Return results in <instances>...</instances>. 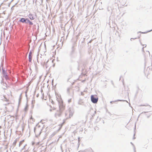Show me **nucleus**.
Segmentation results:
<instances>
[{
  "instance_id": "nucleus-1",
  "label": "nucleus",
  "mask_w": 152,
  "mask_h": 152,
  "mask_svg": "<svg viewBox=\"0 0 152 152\" xmlns=\"http://www.w3.org/2000/svg\"><path fill=\"white\" fill-rule=\"evenodd\" d=\"M64 106L62 104H61L59 105V109L57 110L54 114V116L56 118L61 117L64 110Z\"/></svg>"
},
{
  "instance_id": "nucleus-2",
  "label": "nucleus",
  "mask_w": 152,
  "mask_h": 152,
  "mask_svg": "<svg viewBox=\"0 0 152 152\" xmlns=\"http://www.w3.org/2000/svg\"><path fill=\"white\" fill-rule=\"evenodd\" d=\"M2 75H3V77L5 78L6 80H7L10 79V77L8 75L7 70L4 69L3 67L2 68Z\"/></svg>"
},
{
  "instance_id": "nucleus-3",
  "label": "nucleus",
  "mask_w": 152,
  "mask_h": 152,
  "mask_svg": "<svg viewBox=\"0 0 152 152\" xmlns=\"http://www.w3.org/2000/svg\"><path fill=\"white\" fill-rule=\"evenodd\" d=\"M91 98L92 102L94 104L97 103L98 100L97 96L95 95H91Z\"/></svg>"
},
{
  "instance_id": "nucleus-4",
  "label": "nucleus",
  "mask_w": 152,
  "mask_h": 152,
  "mask_svg": "<svg viewBox=\"0 0 152 152\" xmlns=\"http://www.w3.org/2000/svg\"><path fill=\"white\" fill-rule=\"evenodd\" d=\"M28 18H22L19 20V22L22 23L28 24Z\"/></svg>"
},
{
  "instance_id": "nucleus-5",
  "label": "nucleus",
  "mask_w": 152,
  "mask_h": 152,
  "mask_svg": "<svg viewBox=\"0 0 152 152\" xmlns=\"http://www.w3.org/2000/svg\"><path fill=\"white\" fill-rule=\"evenodd\" d=\"M28 17L31 20H33L34 19V18L33 16V15L31 14H29L28 15Z\"/></svg>"
},
{
  "instance_id": "nucleus-6",
  "label": "nucleus",
  "mask_w": 152,
  "mask_h": 152,
  "mask_svg": "<svg viewBox=\"0 0 152 152\" xmlns=\"http://www.w3.org/2000/svg\"><path fill=\"white\" fill-rule=\"evenodd\" d=\"M117 101H126V102H127L126 100H120V99H118V100H115V101L114 102H113V101H111L110 102V103H113V102H117Z\"/></svg>"
},
{
  "instance_id": "nucleus-7",
  "label": "nucleus",
  "mask_w": 152,
  "mask_h": 152,
  "mask_svg": "<svg viewBox=\"0 0 152 152\" xmlns=\"http://www.w3.org/2000/svg\"><path fill=\"white\" fill-rule=\"evenodd\" d=\"M28 23L31 26L33 24V23L31 21H30L29 19L28 21Z\"/></svg>"
},
{
  "instance_id": "nucleus-8",
  "label": "nucleus",
  "mask_w": 152,
  "mask_h": 152,
  "mask_svg": "<svg viewBox=\"0 0 152 152\" xmlns=\"http://www.w3.org/2000/svg\"><path fill=\"white\" fill-rule=\"evenodd\" d=\"M40 127V126L39 125H36V127H35L34 128V132H35V131H36V129H37V128H38V129H39V127Z\"/></svg>"
},
{
  "instance_id": "nucleus-9",
  "label": "nucleus",
  "mask_w": 152,
  "mask_h": 152,
  "mask_svg": "<svg viewBox=\"0 0 152 152\" xmlns=\"http://www.w3.org/2000/svg\"><path fill=\"white\" fill-rule=\"evenodd\" d=\"M64 123H65V122H64V121L62 124H60L59 125V126L60 127L59 130L62 127L63 125L64 124Z\"/></svg>"
},
{
  "instance_id": "nucleus-10",
  "label": "nucleus",
  "mask_w": 152,
  "mask_h": 152,
  "mask_svg": "<svg viewBox=\"0 0 152 152\" xmlns=\"http://www.w3.org/2000/svg\"><path fill=\"white\" fill-rule=\"evenodd\" d=\"M152 31V29H151V30H150V31H147L146 32H142L141 31H139V32H137V33H142V34H145V33H147L148 32H150V31Z\"/></svg>"
},
{
  "instance_id": "nucleus-11",
  "label": "nucleus",
  "mask_w": 152,
  "mask_h": 152,
  "mask_svg": "<svg viewBox=\"0 0 152 152\" xmlns=\"http://www.w3.org/2000/svg\"><path fill=\"white\" fill-rule=\"evenodd\" d=\"M32 60V56H28V60L30 62H31V61Z\"/></svg>"
},
{
  "instance_id": "nucleus-12",
  "label": "nucleus",
  "mask_w": 152,
  "mask_h": 152,
  "mask_svg": "<svg viewBox=\"0 0 152 152\" xmlns=\"http://www.w3.org/2000/svg\"><path fill=\"white\" fill-rule=\"evenodd\" d=\"M17 142V139H16V140L14 141V142L13 143V145L14 146H15L16 145V143Z\"/></svg>"
},
{
  "instance_id": "nucleus-13",
  "label": "nucleus",
  "mask_w": 152,
  "mask_h": 152,
  "mask_svg": "<svg viewBox=\"0 0 152 152\" xmlns=\"http://www.w3.org/2000/svg\"><path fill=\"white\" fill-rule=\"evenodd\" d=\"M1 83H2L3 84H5L6 85H7V83H6L4 82V79L2 78V80L1 81Z\"/></svg>"
},
{
  "instance_id": "nucleus-14",
  "label": "nucleus",
  "mask_w": 152,
  "mask_h": 152,
  "mask_svg": "<svg viewBox=\"0 0 152 152\" xmlns=\"http://www.w3.org/2000/svg\"><path fill=\"white\" fill-rule=\"evenodd\" d=\"M3 89H6L7 88V85H6L5 84H3Z\"/></svg>"
},
{
  "instance_id": "nucleus-15",
  "label": "nucleus",
  "mask_w": 152,
  "mask_h": 152,
  "mask_svg": "<svg viewBox=\"0 0 152 152\" xmlns=\"http://www.w3.org/2000/svg\"><path fill=\"white\" fill-rule=\"evenodd\" d=\"M24 141V140H23L20 142L19 145V147L21 145V144L23 143V142Z\"/></svg>"
},
{
  "instance_id": "nucleus-16",
  "label": "nucleus",
  "mask_w": 152,
  "mask_h": 152,
  "mask_svg": "<svg viewBox=\"0 0 152 152\" xmlns=\"http://www.w3.org/2000/svg\"><path fill=\"white\" fill-rule=\"evenodd\" d=\"M21 95H22V94H21L19 98V104H20V100H21Z\"/></svg>"
},
{
  "instance_id": "nucleus-17",
  "label": "nucleus",
  "mask_w": 152,
  "mask_h": 152,
  "mask_svg": "<svg viewBox=\"0 0 152 152\" xmlns=\"http://www.w3.org/2000/svg\"><path fill=\"white\" fill-rule=\"evenodd\" d=\"M131 143L132 145L134 147V152H136V150H135V147H134V145L133 144V143L132 142H131Z\"/></svg>"
},
{
  "instance_id": "nucleus-18",
  "label": "nucleus",
  "mask_w": 152,
  "mask_h": 152,
  "mask_svg": "<svg viewBox=\"0 0 152 152\" xmlns=\"http://www.w3.org/2000/svg\"><path fill=\"white\" fill-rule=\"evenodd\" d=\"M35 100H32L31 103L32 104V107H34V105L33 104L35 103Z\"/></svg>"
},
{
  "instance_id": "nucleus-19",
  "label": "nucleus",
  "mask_w": 152,
  "mask_h": 152,
  "mask_svg": "<svg viewBox=\"0 0 152 152\" xmlns=\"http://www.w3.org/2000/svg\"><path fill=\"white\" fill-rule=\"evenodd\" d=\"M27 146V144H26L23 147V148L21 149V151L23 150H26L25 147Z\"/></svg>"
},
{
  "instance_id": "nucleus-20",
  "label": "nucleus",
  "mask_w": 152,
  "mask_h": 152,
  "mask_svg": "<svg viewBox=\"0 0 152 152\" xmlns=\"http://www.w3.org/2000/svg\"><path fill=\"white\" fill-rule=\"evenodd\" d=\"M28 106L27 105H26L25 108H24V110L25 111H26L28 110Z\"/></svg>"
},
{
  "instance_id": "nucleus-21",
  "label": "nucleus",
  "mask_w": 152,
  "mask_h": 152,
  "mask_svg": "<svg viewBox=\"0 0 152 152\" xmlns=\"http://www.w3.org/2000/svg\"><path fill=\"white\" fill-rule=\"evenodd\" d=\"M149 106V107H151V106H150V105H148V104H145V105H140V106Z\"/></svg>"
},
{
  "instance_id": "nucleus-22",
  "label": "nucleus",
  "mask_w": 152,
  "mask_h": 152,
  "mask_svg": "<svg viewBox=\"0 0 152 152\" xmlns=\"http://www.w3.org/2000/svg\"><path fill=\"white\" fill-rule=\"evenodd\" d=\"M70 88H68L67 89V92L69 94V90H70Z\"/></svg>"
},
{
  "instance_id": "nucleus-23",
  "label": "nucleus",
  "mask_w": 152,
  "mask_h": 152,
  "mask_svg": "<svg viewBox=\"0 0 152 152\" xmlns=\"http://www.w3.org/2000/svg\"><path fill=\"white\" fill-rule=\"evenodd\" d=\"M32 54V53L31 51H30L29 53L28 56H31Z\"/></svg>"
},
{
  "instance_id": "nucleus-24",
  "label": "nucleus",
  "mask_w": 152,
  "mask_h": 152,
  "mask_svg": "<svg viewBox=\"0 0 152 152\" xmlns=\"http://www.w3.org/2000/svg\"><path fill=\"white\" fill-rule=\"evenodd\" d=\"M71 102V99H69L68 100V102L69 103L70 102Z\"/></svg>"
},
{
  "instance_id": "nucleus-25",
  "label": "nucleus",
  "mask_w": 152,
  "mask_h": 152,
  "mask_svg": "<svg viewBox=\"0 0 152 152\" xmlns=\"http://www.w3.org/2000/svg\"><path fill=\"white\" fill-rule=\"evenodd\" d=\"M142 46H144V47H146V45H142Z\"/></svg>"
},
{
  "instance_id": "nucleus-26",
  "label": "nucleus",
  "mask_w": 152,
  "mask_h": 152,
  "mask_svg": "<svg viewBox=\"0 0 152 152\" xmlns=\"http://www.w3.org/2000/svg\"><path fill=\"white\" fill-rule=\"evenodd\" d=\"M74 51V50L73 49V46L72 47V53H73V52Z\"/></svg>"
},
{
  "instance_id": "nucleus-27",
  "label": "nucleus",
  "mask_w": 152,
  "mask_h": 152,
  "mask_svg": "<svg viewBox=\"0 0 152 152\" xmlns=\"http://www.w3.org/2000/svg\"><path fill=\"white\" fill-rule=\"evenodd\" d=\"M78 142H80V137H78Z\"/></svg>"
},
{
  "instance_id": "nucleus-28",
  "label": "nucleus",
  "mask_w": 152,
  "mask_h": 152,
  "mask_svg": "<svg viewBox=\"0 0 152 152\" xmlns=\"http://www.w3.org/2000/svg\"><path fill=\"white\" fill-rule=\"evenodd\" d=\"M48 61H47V62L46 63H45V66H46V68H47V64H46V63L48 62Z\"/></svg>"
},
{
  "instance_id": "nucleus-29",
  "label": "nucleus",
  "mask_w": 152,
  "mask_h": 152,
  "mask_svg": "<svg viewBox=\"0 0 152 152\" xmlns=\"http://www.w3.org/2000/svg\"><path fill=\"white\" fill-rule=\"evenodd\" d=\"M137 39V38H131L130 40H132V39Z\"/></svg>"
},
{
  "instance_id": "nucleus-30",
  "label": "nucleus",
  "mask_w": 152,
  "mask_h": 152,
  "mask_svg": "<svg viewBox=\"0 0 152 152\" xmlns=\"http://www.w3.org/2000/svg\"><path fill=\"white\" fill-rule=\"evenodd\" d=\"M144 47H143L142 48V51L143 52H144Z\"/></svg>"
},
{
  "instance_id": "nucleus-31",
  "label": "nucleus",
  "mask_w": 152,
  "mask_h": 152,
  "mask_svg": "<svg viewBox=\"0 0 152 152\" xmlns=\"http://www.w3.org/2000/svg\"><path fill=\"white\" fill-rule=\"evenodd\" d=\"M40 130H41V131H40V132L39 133V135L40 134H41V133L42 132H41L42 129H41Z\"/></svg>"
},
{
  "instance_id": "nucleus-32",
  "label": "nucleus",
  "mask_w": 152,
  "mask_h": 152,
  "mask_svg": "<svg viewBox=\"0 0 152 152\" xmlns=\"http://www.w3.org/2000/svg\"><path fill=\"white\" fill-rule=\"evenodd\" d=\"M136 130V124H135V127L134 128V130Z\"/></svg>"
},
{
  "instance_id": "nucleus-33",
  "label": "nucleus",
  "mask_w": 152,
  "mask_h": 152,
  "mask_svg": "<svg viewBox=\"0 0 152 152\" xmlns=\"http://www.w3.org/2000/svg\"><path fill=\"white\" fill-rule=\"evenodd\" d=\"M39 94H37V96H37V97H39Z\"/></svg>"
},
{
  "instance_id": "nucleus-34",
  "label": "nucleus",
  "mask_w": 152,
  "mask_h": 152,
  "mask_svg": "<svg viewBox=\"0 0 152 152\" xmlns=\"http://www.w3.org/2000/svg\"><path fill=\"white\" fill-rule=\"evenodd\" d=\"M92 40H90V41L88 43H91V42H92Z\"/></svg>"
},
{
  "instance_id": "nucleus-35",
  "label": "nucleus",
  "mask_w": 152,
  "mask_h": 152,
  "mask_svg": "<svg viewBox=\"0 0 152 152\" xmlns=\"http://www.w3.org/2000/svg\"><path fill=\"white\" fill-rule=\"evenodd\" d=\"M135 136V134H134V137H133V139H134L135 138L134 137V136Z\"/></svg>"
},
{
  "instance_id": "nucleus-36",
  "label": "nucleus",
  "mask_w": 152,
  "mask_h": 152,
  "mask_svg": "<svg viewBox=\"0 0 152 152\" xmlns=\"http://www.w3.org/2000/svg\"><path fill=\"white\" fill-rule=\"evenodd\" d=\"M70 70H72V67H71V66H70Z\"/></svg>"
},
{
  "instance_id": "nucleus-37",
  "label": "nucleus",
  "mask_w": 152,
  "mask_h": 152,
  "mask_svg": "<svg viewBox=\"0 0 152 152\" xmlns=\"http://www.w3.org/2000/svg\"><path fill=\"white\" fill-rule=\"evenodd\" d=\"M147 52H148V53L149 54V55H150V53L148 51H147Z\"/></svg>"
},
{
  "instance_id": "nucleus-38",
  "label": "nucleus",
  "mask_w": 152,
  "mask_h": 152,
  "mask_svg": "<svg viewBox=\"0 0 152 152\" xmlns=\"http://www.w3.org/2000/svg\"><path fill=\"white\" fill-rule=\"evenodd\" d=\"M65 116L66 115V113H65Z\"/></svg>"
},
{
  "instance_id": "nucleus-39",
  "label": "nucleus",
  "mask_w": 152,
  "mask_h": 152,
  "mask_svg": "<svg viewBox=\"0 0 152 152\" xmlns=\"http://www.w3.org/2000/svg\"><path fill=\"white\" fill-rule=\"evenodd\" d=\"M71 115V114H70V113H69V115Z\"/></svg>"
},
{
  "instance_id": "nucleus-40",
  "label": "nucleus",
  "mask_w": 152,
  "mask_h": 152,
  "mask_svg": "<svg viewBox=\"0 0 152 152\" xmlns=\"http://www.w3.org/2000/svg\"><path fill=\"white\" fill-rule=\"evenodd\" d=\"M140 37H138V38H139Z\"/></svg>"
},
{
  "instance_id": "nucleus-41",
  "label": "nucleus",
  "mask_w": 152,
  "mask_h": 152,
  "mask_svg": "<svg viewBox=\"0 0 152 152\" xmlns=\"http://www.w3.org/2000/svg\"><path fill=\"white\" fill-rule=\"evenodd\" d=\"M8 152V151L7 150V151H6V152Z\"/></svg>"
},
{
  "instance_id": "nucleus-42",
  "label": "nucleus",
  "mask_w": 152,
  "mask_h": 152,
  "mask_svg": "<svg viewBox=\"0 0 152 152\" xmlns=\"http://www.w3.org/2000/svg\"><path fill=\"white\" fill-rule=\"evenodd\" d=\"M31 118H32V117H31Z\"/></svg>"
},
{
  "instance_id": "nucleus-43",
  "label": "nucleus",
  "mask_w": 152,
  "mask_h": 152,
  "mask_svg": "<svg viewBox=\"0 0 152 152\" xmlns=\"http://www.w3.org/2000/svg\"><path fill=\"white\" fill-rule=\"evenodd\" d=\"M14 152H16V151H14Z\"/></svg>"
}]
</instances>
